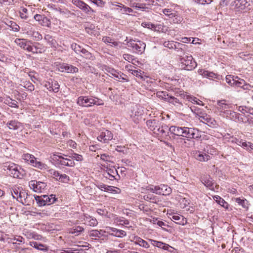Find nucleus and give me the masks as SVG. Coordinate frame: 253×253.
Masks as SVG:
<instances>
[{
    "instance_id": "obj_57",
    "label": "nucleus",
    "mask_w": 253,
    "mask_h": 253,
    "mask_svg": "<svg viewBox=\"0 0 253 253\" xmlns=\"http://www.w3.org/2000/svg\"><path fill=\"white\" fill-rule=\"evenodd\" d=\"M52 85L51 86V91L57 92L59 89V85L58 84V83L56 81H52Z\"/></svg>"
},
{
    "instance_id": "obj_62",
    "label": "nucleus",
    "mask_w": 253,
    "mask_h": 253,
    "mask_svg": "<svg viewBox=\"0 0 253 253\" xmlns=\"http://www.w3.org/2000/svg\"><path fill=\"white\" fill-rule=\"evenodd\" d=\"M244 83L238 86V87H241L244 90H250L253 87L252 85L249 84H246L245 81L243 80Z\"/></svg>"
},
{
    "instance_id": "obj_26",
    "label": "nucleus",
    "mask_w": 253,
    "mask_h": 253,
    "mask_svg": "<svg viewBox=\"0 0 253 253\" xmlns=\"http://www.w3.org/2000/svg\"><path fill=\"white\" fill-rule=\"evenodd\" d=\"M43 199H45V205H50L55 203L57 199L55 195L51 194L49 196L44 195H43Z\"/></svg>"
},
{
    "instance_id": "obj_55",
    "label": "nucleus",
    "mask_w": 253,
    "mask_h": 253,
    "mask_svg": "<svg viewBox=\"0 0 253 253\" xmlns=\"http://www.w3.org/2000/svg\"><path fill=\"white\" fill-rule=\"evenodd\" d=\"M168 102L172 103L174 105H176V104H180L179 100L177 98L170 95L169 96Z\"/></svg>"
},
{
    "instance_id": "obj_12",
    "label": "nucleus",
    "mask_w": 253,
    "mask_h": 253,
    "mask_svg": "<svg viewBox=\"0 0 253 253\" xmlns=\"http://www.w3.org/2000/svg\"><path fill=\"white\" fill-rule=\"evenodd\" d=\"M169 218L176 224L184 225L186 223V218L180 214L177 213H169Z\"/></svg>"
},
{
    "instance_id": "obj_27",
    "label": "nucleus",
    "mask_w": 253,
    "mask_h": 253,
    "mask_svg": "<svg viewBox=\"0 0 253 253\" xmlns=\"http://www.w3.org/2000/svg\"><path fill=\"white\" fill-rule=\"evenodd\" d=\"M200 74L203 77H207L209 79L213 80L218 78V75L213 72H209L208 71H200Z\"/></svg>"
},
{
    "instance_id": "obj_61",
    "label": "nucleus",
    "mask_w": 253,
    "mask_h": 253,
    "mask_svg": "<svg viewBox=\"0 0 253 253\" xmlns=\"http://www.w3.org/2000/svg\"><path fill=\"white\" fill-rule=\"evenodd\" d=\"M229 142L232 143H236L237 145L240 146L241 142L242 141V140H240L239 139H237L236 137H234L233 136L229 138Z\"/></svg>"
},
{
    "instance_id": "obj_35",
    "label": "nucleus",
    "mask_w": 253,
    "mask_h": 253,
    "mask_svg": "<svg viewBox=\"0 0 253 253\" xmlns=\"http://www.w3.org/2000/svg\"><path fill=\"white\" fill-rule=\"evenodd\" d=\"M22 158L27 162H29L31 165L34 163L36 158L33 155L30 154H24L22 156Z\"/></svg>"
},
{
    "instance_id": "obj_64",
    "label": "nucleus",
    "mask_w": 253,
    "mask_h": 253,
    "mask_svg": "<svg viewBox=\"0 0 253 253\" xmlns=\"http://www.w3.org/2000/svg\"><path fill=\"white\" fill-rule=\"evenodd\" d=\"M92 3L96 4L98 6H103L105 4V2L102 0H90Z\"/></svg>"
},
{
    "instance_id": "obj_59",
    "label": "nucleus",
    "mask_w": 253,
    "mask_h": 253,
    "mask_svg": "<svg viewBox=\"0 0 253 253\" xmlns=\"http://www.w3.org/2000/svg\"><path fill=\"white\" fill-rule=\"evenodd\" d=\"M103 232L102 231H99L96 230H94L91 231L90 233V236H94L95 237H100L99 235L103 236V235L101 233ZM107 235H104V236H106Z\"/></svg>"
},
{
    "instance_id": "obj_54",
    "label": "nucleus",
    "mask_w": 253,
    "mask_h": 253,
    "mask_svg": "<svg viewBox=\"0 0 253 253\" xmlns=\"http://www.w3.org/2000/svg\"><path fill=\"white\" fill-rule=\"evenodd\" d=\"M102 41L105 43H112L114 46L118 45V43L116 42L113 41L110 37H104L102 39Z\"/></svg>"
},
{
    "instance_id": "obj_50",
    "label": "nucleus",
    "mask_w": 253,
    "mask_h": 253,
    "mask_svg": "<svg viewBox=\"0 0 253 253\" xmlns=\"http://www.w3.org/2000/svg\"><path fill=\"white\" fill-rule=\"evenodd\" d=\"M31 35L33 38H34L35 40L37 41H41L42 39V35L37 31L32 32Z\"/></svg>"
},
{
    "instance_id": "obj_34",
    "label": "nucleus",
    "mask_w": 253,
    "mask_h": 253,
    "mask_svg": "<svg viewBox=\"0 0 253 253\" xmlns=\"http://www.w3.org/2000/svg\"><path fill=\"white\" fill-rule=\"evenodd\" d=\"M242 123L244 124L248 123L253 126V115L250 114L247 115H244Z\"/></svg>"
},
{
    "instance_id": "obj_42",
    "label": "nucleus",
    "mask_w": 253,
    "mask_h": 253,
    "mask_svg": "<svg viewBox=\"0 0 253 253\" xmlns=\"http://www.w3.org/2000/svg\"><path fill=\"white\" fill-rule=\"evenodd\" d=\"M240 146L247 149V150H253V144L251 142L243 141L242 140Z\"/></svg>"
},
{
    "instance_id": "obj_22",
    "label": "nucleus",
    "mask_w": 253,
    "mask_h": 253,
    "mask_svg": "<svg viewBox=\"0 0 253 253\" xmlns=\"http://www.w3.org/2000/svg\"><path fill=\"white\" fill-rule=\"evenodd\" d=\"M116 174H118L117 171L116 169L113 168L107 169L106 172L104 173V175L106 178H108L111 180H113L116 179L115 176Z\"/></svg>"
},
{
    "instance_id": "obj_8",
    "label": "nucleus",
    "mask_w": 253,
    "mask_h": 253,
    "mask_svg": "<svg viewBox=\"0 0 253 253\" xmlns=\"http://www.w3.org/2000/svg\"><path fill=\"white\" fill-rule=\"evenodd\" d=\"M92 102L93 97H89L86 96H81L79 97L77 101V104L84 107L92 106Z\"/></svg>"
},
{
    "instance_id": "obj_2",
    "label": "nucleus",
    "mask_w": 253,
    "mask_h": 253,
    "mask_svg": "<svg viewBox=\"0 0 253 253\" xmlns=\"http://www.w3.org/2000/svg\"><path fill=\"white\" fill-rule=\"evenodd\" d=\"M128 46L131 48L133 52L141 54L145 51L146 44L139 40H130L128 42Z\"/></svg>"
},
{
    "instance_id": "obj_33",
    "label": "nucleus",
    "mask_w": 253,
    "mask_h": 253,
    "mask_svg": "<svg viewBox=\"0 0 253 253\" xmlns=\"http://www.w3.org/2000/svg\"><path fill=\"white\" fill-rule=\"evenodd\" d=\"M85 223L90 226H94L97 224V221L95 218H93L89 215H84Z\"/></svg>"
},
{
    "instance_id": "obj_47",
    "label": "nucleus",
    "mask_w": 253,
    "mask_h": 253,
    "mask_svg": "<svg viewBox=\"0 0 253 253\" xmlns=\"http://www.w3.org/2000/svg\"><path fill=\"white\" fill-rule=\"evenodd\" d=\"M102 70L104 72H107L111 74L112 76L114 75L115 73L117 71L114 69L111 68L110 67L107 66L106 65H103L102 66Z\"/></svg>"
},
{
    "instance_id": "obj_63",
    "label": "nucleus",
    "mask_w": 253,
    "mask_h": 253,
    "mask_svg": "<svg viewBox=\"0 0 253 253\" xmlns=\"http://www.w3.org/2000/svg\"><path fill=\"white\" fill-rule=\"evenodd\" d=\"M157 186H154V185H148V186H146V189L147 191H150L152 193L156 194V192H157V190H156Z\"/></svg>"
},
{
    "instance_id": "obj_21",
    "label": "nucleus",
    "mask_w": 253,
    "mask_h": 253,
    "mask_svg": "<svg viewBox=\"0 0 253 253\" xmlns=\"http://www.w3.org/2000/svg\"><path fill=\"white\" fill-rule=\"evenodd\" d=\"M182 127L176 126H172L169 128L168 127V131L169 133L170 132L171 134L174 135L181 136L182 134Z\"/></svg>"
},
{
    "instance_id": "obj_13",
    "label": "nucleus",
    "mask_w": 253,
    "mask_h": 253,
    "mask_svg": "<svg viewBox=\"0 0 253 253\" xmlns=\"http://www.w3.org/2000/svg\"><path fill=\"white\" fill-rule=\"evenodd\" d=\"M201 181L206 187L211 190H214V183L209 175L202 176Z\"/></svg>"
},
{
    "instance_id": "obj_4",
    "label": "nucleus",
    "mask_w": 253,
    "mask_h": 253,
    "mask_svg": "<svg viewBox=\"0 0 253 253\" xmlns=\"http://www.w3.org/2000/svg\"><path fill=\"white\" fill-rule=\"evenodd\" d=\"M198 132V129L194 127H182L181 136L186 137L188 139H197L199 138Z\"/></svg>"
},
{
    "instance_id": "obj_7",
    "label": "nucleus",
    "mask_w": 253,
    "mask_h": 253,
    "mask_svg": "<svg viewBox=\"0 0 253 253\" xmlns=\"http://www.w3.org/2000/svg\"><path fill=\"white\" fill-rule=\"evenodd\" d=\"M29 187L35 192H42L46 186L44 182L37 181L36 180H31L29 182Z\"/></svg>"
},
{
    "instance_id": "obj_37",
    "label": "nucleus",
    "mask_w": 253,
    "mask_h": 253,
    "mask_svg": "<svg viewBox=\"0 0 253 253\" xmlns=\"http://www.w3.org/2000/svg\"><path fill=\"white\" fill-rule=\"evenodd\" d=\"M32 166L41 169H45L47 167L46 164H43L41 162L37 161L36 159L35 160L34 163L33 164Z\"/></svg>"
},
{
    "instance_id": "obj_14",
    "label": "nucleus",
    "mask_w": 253,
    "mask_h": 253,
    "mask_svg": "<svg viewBox=\"0 0 253 253\" xmlns=\"http://www.w3.org/2000/svg\"><path fill=\"white\" fill-rule=\"evenodd\" d=\"M225 115L230 119L239 122H242L244 115H242L235 112L229 110L225 112Z\"/></svg>"
},
{
    "instance_id": "obj_1",
    "label": "nucleus",
    "mask_w": 253,
    "mask_h": 253,
    "mask_svg": "<svg viewBox=\"0 0 253 253\" xmlns=\"http://www.w3.org/2000/svg\"><path fill=\"white\" fill-rule=\"evenodd\" d=\"M70 155L62 154L58 155L53 154L51 156V159L57 162V164L63 166L69 167H74L75 166V163L72 158H69Z\"/></svg>"
},
{
    "instance_id": "obj_25",
    "label": "nucleus",
    "mask_w": 253,
    "mask_h": 253,
    "mask_svg": "<svg viewBox=\"0 0 253 253\" xmlns=\"http://www.w3.org/2000/svg\"><path fill=\"white\" fill-rule=\"evenodd\" d=\"M24 174V171L23 169H21L20 168H18L15 169L14 171L12 173H11V176L13 177L14 178H22Z\"/></svg>"
},
{
    "instance_id": "obj_9",
    "label": "nucleus",
    "mask_w": 253,
    "mask_h": 253,
    "mask_svg": "<svg viewBox=\"0 0 253 253\" xmlns=\"http://www.w3.org/2000/svg\"><path fill=\"white\" fill-rule=\"evenodd\" d=\"M113 138V133L109 130L105 129L100 132V134L97 136V139L103 143H108L109 141Z\"/></svg>"
},
{
    "instance_id": "obj_23",
    "label": "nucleus",
    "mask_w": 253,
    "mask_h": 253,
    "mask_svg": "<svg viewBox=\"0 0 253 253\" xmlns=\"http://www.w3.org/2000/svg\"><path fill=\"white\" fill-rule=\"evenodd\" d=\"M44 39L48 42V43L51 46L52 48H56L57 45V43L56 41L49 34L45 35Z\"/></svg>"
},
{
    "instance_id": "obj_60",
    "label": "nucleus",
    "mask_w": 253,
    "mask_h": 253,
    "mask_svg": "<svg viewBox=\"0 0 253 253\" xmlns=\"http://www.w3.org/2000/svg\"><path fill=\"white\" fill-rule=\"evenodd\" d=\"M58 180L62 182H66L69 180V176H68L66 174H60V175Z\"/></svg>"
},
{
    "instance_id": "obj_48",
    "label": "nucleus",
    "mask_w": 253,
    "mask_h": 253,
    "mask_svg": "<svg viewBox=\"0 0 253 253\" xmlns=\"http://www.w3.org/2000/svg\"><path fill=\"white\" fill-rule=\"evenodd\" d=\"M141 25L145 28H147L155 31L157 30L156 28L157 27V26L150 22H143L142 23Z\"/></svg>"
},
{
    "instance_id": "obj_32",
    "label": "nucleus",
    "mask_w": 253,
    "mask_h": 253,
    "mask_svg": "<svg viewBox=\"0 0 253 253\" xmlns=\"http://www.w3.org/2000/svg\"><path fill=\"white\" fill-rule=\"evenodd\" d=\"M213 199L221 206L226 209L228 208V204L222 198L219 196H214L213 197Z\"/></svg>"
},
{
    "instance_id": "obj_52",
    "label": "nucleus",
    "mask_w": 253,
    "mask_h": 253,
    "mask_svg": "<svg viewBox=\"0 0 253 253\" xmlns=\"http://www.w3.org/2000/svg\"><path fill=\"white\" fill-rule=\"evenodd\" d=\"M71 2L80 9L84 2L82 0H71Z\"/></svg>"
},
{
    "instance_id": "obj_5",
    "label": "nucleus",
    "mask_w": 253,
    "mask_h": 253,
    "mask_svg": "<svg viewBox=\"0 0 253 253\" xmlns=\"http://www.w3.org/2000/svg\"><path fill=\"white\" fill-rule=\"evenodd\" d=\"M14 42L21 48L29 52L33 50L32 47L33 42L30 40L17 38L15 40Z\"/></svg>"
},
{
    "instance_id": "obj_44",
    "label": "nucleus",
    "mask_w": 253,
    "mask_h": 253,
    "mask_svg": "<svg viewBox=\"0 0 253 253\" xmlns=\"http://www.w3.org/2000/svg\"><path fill=\"white\" fill-rule=\"evenodd\" d=\"M128 71L136 77L138 78H140L141 79H143V77L142 76V71L141 70L138 71L135 70H133L132 69H128Z\"/></svg>"
},
{
    "instance_id": "obj_51",
    "label": "nucleus",
    "mask_w": 253,
    "mask_h": 253,
    "mask_svg": "<svg viewBox=\"0 0 253 253\" xmlns=\"http://www.w3.org/2000/svg\"><path fill=\"white\" fill-rule=\"evenodd\" d=\"M69 158H72V160H75L77 161H82L83 160V156L81 155L73 153L69 156Z\"/></svg>"
},
{
    "instance_id": "obj_20",
    "label": "nucleus",
    "mask_w": 253,
    "mask_h": 253,
    "mask_svg": "<svg viewBox=\"0 0 253 253\" xmlns=\"http://www.w3.org/2000/svg\"><path fill=\"white\" fill-rule=\"evenodd\" d=\"M234 3L236 8L239 10L244 9L249 5L248 0H235Z\"/></svg>"
},
{
    "instance_id": "obj_29",
    "label": "nucleus",
    "mask_w": 253,
    "mask_h": 253,
    "mask_svg": "<svg viewBox=\"0 0 253 253\" xmlns=\"http://www.w3.org/2000/svg\"><path fill=\"white\" fill-rule=\"evenodd\" d=\"M42 45L39 42L34 43L32 45L33 50L31 51V52L33 53H41L43 52V48L42 47Z\"/></svg>"
},
{
    "instance_id": "obj_39",
    "label": "nucleus",
    "mask_w": 253,
    "mask_h": 253,
    "mask_svg": "<svg viewBox=\"0 0 253 253\" xmlns=\"http://www.w3.org/2000/svg\"><path fill=\"white\" fill-rule=\"evenodd\" d=\"M157 96L161 99L168 101L169 95L166 91H158L157 92Z\"/></svg>"
},
{
    "instance_id": "obj_31",
    "label": "nucleus",
    "mask_w": 253,
    "mask_h": 253,
    "mask_svg": "<svg viewBox=\"0 0 253 253\" xmlns=\"http://www.w3.org/2000/svg\"><path fill=\"white\" fill-rule=\"evenodd\" d=\"M17 168H18V166L14 163H7L4 166V169L5 170H8L10 175L11 173H12Z\"/></svg>"
},
{
    "instance_id": "obj_36",
    "label": "nucleus",
    "mask_w": 253,
    "mask_h": 253,
    "mask_svg": "<svg viewBox=\"0 0 253 253\" xmlns=\"http://www.w3.org/2000/svg\"><path fill=\"white\" fill-rule=\"evenodd\" d=\"M204 151L205 152L208 153L207 155H213L216 153V149L211 145H206L204 148Z\"/></svg>"
},
{
    "instance_id": "obj_40",
    "label": "nucleus",
    "mask_w": 253,
    "mask_h": 253,
    "mask_svg": "<svg viewBox=\"0 0 253 253\" xmlns=\"http://www.w3.org/2000/svg\"><path fill=\"white\" fill-rule=\"evenodd\" d=\"M77 246L78 247H79L80 248H78V249H76L74 248H71V251H73L74 253H86L85 252V250H86L87 249H86L85 250H84L82 248H81V247H87V246L84 245H81V244L77 245Z\"/></svg>"
},
{
    "instance_id": "obj_16",
    "label": "nucleus",
    "mask_w": 253,
    "mask_h": 253,
    "mask_svg": "<svg viewBox=\"0 0 253 253\" xmlns=\"http://www.w3.org/2000/svg\"><path fill=\"white\" fill-rule=\"evenodd\" d=\"M59 70L61 72H66L68 73H77L78 68L71 65L63 63L59 67Z\"/></svg>"
},
{
    "instance_id": "obj_46",
    "label": "nucleus",
    "mask_w": 253,
    "mask_h": 253,
    "mask_svg": "<svg viewBox=\"0 0 253 253\" xmlns=\"http://www.w3.org/2000/svg\"><path fill=\"white\" fill-rule=\"evenodd\" d=\"M42 26L49 27L51 24L50 20L46 16H44L39 23Z\"/></svg>"
},
{
    "instance_id": "obj_41",
    "label": "nucleus",
    "mask_w": 253,
    "mask_h": 253,
    "mask_svg": "<svg viewBox=\"0 0 253 253\" xmlns=\"http://www.w3.org/2000/svg\"><path fill=\"white\" fill-rule=\"evenodd\" d=\"M35 199L39 206L42 207L45 206V199H43V195L41 196H36L35 197Z\"/></svg>"
},
{
    "instance_id": "obj_45",
    "label": "nucleus",
    "mask_w": 253,
    "mask_h": 253,
    "mask_svg": "<svg viewBox=\"0 0 253 253\" xmlns=\"http://www.w3.org/2000/svg\"><path fill=\"white\" fill-rule=\"evenodd\" d=\"M187 99L188 100V101L191 102L194 104L203 105L202 102L198 98H197L196 97L191 96H187Z\"/></svg>"
},
{
    "instance_id": "obj_10",
    "label": "nucleus",
    "mask_w": 253,
    "mask_h": 253,
    "mask_svg": "<svg viewBox=\"0 0 253 253\" xmlns=\"http://www.w3.org/2000/svg\"><path fill=\"white\" fill-rule=\"evenodd\" d=\"M226 81L230 85L238 87L244 83L243 79L237 76L229 75L226 77Z\"/></svg>"
},
{
    "instance_id": "obj_53",
    "label": "nucleus",
    "mask_w": 253,
    "mask_h": 253,
    "mask_svg": "<svg viewBox=\"0 0 253 253\" xmlns=\"http://www.w3.org/2000/svg\"><path fill=\"white\" fill-rule=\"evenodd\" d=\"M71 48L77 53L81 52L82 47L77 43H73L71 44Z\"/></svg>"
},
{
    "instance_id": "obj_17",
    "label": "nucleus",
    "mask_w": 253,
    "mask_h": 253,
    "mask_svg": "<svg viewBox=\"0 0 253 253\" xmlns=\"http://www.w3.org/2000/svg\"><path fill=\"white\" fill-rule=\"evenodd\" d=\"M168 127V126L163 123L160 128L157 129V131L155 133V134L160 137L168 136L169 135Z\"/></svg>"
},
{
    "instance_id": "obj_19",
    "label": "nucleus",
    "mask_w": 253,
    "mask_h": 253,
    "mask_svg": "<svg viewBox=\"0 0 253 253\" xmlns=\"http://www.w3.org/2000/svg\"><path fill=\"white\" fill-rule=\"evenodd\" d=\"M194 156L196 159L201 162H207L211 158L210 155L199 151H196L194 153Z\"/></svg>"
},
{
    "instance_id": "obj_3",
    "label": "nucleus",
    "mask_w": 253,
    "mask_h": 253,
    "mask_svg": "<svg viewBox=\"0 0 253 253\" xmlns=\"http://www.w3.org/2000/svg\"><path fill=\"white\" fill-rule=\"evenodd\" d=\"M197 66L196 62L192 56H186L181 59V68L187 71H191Z\"/></svg>"
},
{
    "instance_id": "obj_56",
    "label": "nucleus",
    "mask_w": 253,
    "mask_h": 253,
    "mask_svg": "<svg viewBox=\"0 0 253 253\" xmlns=\"http://www.w3.org/2000/svg\"><path fill=\"white\" fill-rule=\"evenodd\" d=\"M7 104L9 106L16 108H18V102L16 100L10 99L9 100H7Z\"/></svg>"
},
{
    "instance_id": "obj_24",
    "label": "nucleus",
    "mask_w": 253,
    "mask_h": 253,
    "mask_svg": "<svg viewBox=\"0 0 253 253\" xmlns=\"http://www.w3.org/2000/svg\"><path fill=\"white\" fill-rule=\"evenodd\" d=\"M218 106V109L220 112H223L225 114V112L228 111L227 109L230 108V105L225 103V100L218 101L217 102Z\"/></svg>"
},
{
    "instance_id": "obj_43",
    "label": "nucleus",
    "mask_w": 253,
    "mask_h": 253,
    "mask_svg": "<svg viewBox=\"0 0 253 253\" xmlns=\"http://www.w3.org/2000/svg\"><path fill=\"white\" fill-rule=\"evenodd\" d=\"M84 231V228L81 226H78L71 229L70 233L74 234L75 236H78L79 233Z\"/></svg>"
},
{
    "instance_id": "obj_15",
    "label": "nucleus",
    "mask_w": 253,
    "mask_h": 253,
    "mask_svg": "<svg viewBox=\"0 0 253 253\" xmlns=\"http://www.w3.org/2000/svg\"><path fill=\"white\" fill-rule=\"evenodd\" d=\"M12 196L14 199H16L18 201L24 204L26 203L25 198V195L27 194L24 192H19L17 189H14L13 192H11Z\"/></svg>"
},
{
    "instance_id": "obj_28",
    "label": "nucleus",
    "mask_w": 253,
    "mask_h": 253,
    "mask_svg": "<svg viewBox=\"0 0 253 253\" xmlns=\"http://www.w3.org/2000/svg\"><path fill=\"white\" fill-rule=\"evenodd\" d=\"M21 126V123L16 120H11L7 123V126L10 129L17 130Z\"/></svg>"
},
{
    "instance_id": "obj_49",
    "label": "nucleus",
    "mask_w": 253,
    "mask_h": 253,
    "mask_svg": "<svg viewBox=\"0 0 253 253\" xmlns=\"http://www.w3.org/2000/svg\"><path fill=\"white\" fill-rule=\"evenodd\" d=\"M158 226L165 231H169L171 230L170 227L166 222L162 220L159 222Z\"/></svg>"
},
{
    "instance_id": "obj_18",
    "label": "nucleus",
    "mask_w": 253,
    "mask_h": 253,
    "mask_svg": "<svg viewBox=\"0 0 253 253\" xmlns=\"http://www.w3.org/2000/svg\"><path fill=\"white\" fill-rule=\"evenodd\" d=\"M107 232L112 236H115L116 237H122V236H126V233L124 230H118L116 228L108 227L106 228Z\"/></svg>"
},
{
    "instance_id": "obj_6",
    "label": "nucleus",
    "mask_w": 253,
    "mask_h": 253,
    "mask_svg": "<svg viewBox=\"0 0 253 253\" xmlns=\"http://www.w3.org/2000/svg\"><path fill=\"white\" fill-rule=\"evenodd\" d=\"M163 122L158 119H150L146 122V125L150 130L154 134L159 129Z\"/></svg>"
},
{
    "instance_id": "obj_58",
    "label": "nucleus",
    "mask_w": 253,
    "mask_h": 253,
    "mask_svg": "<svg viewBox=\"0 0 253 253\" xmlns=\"http://www.w3.org/2000/svg\"><path fill=\"white\" fill-rule=\"evenodd\" d=\"M182 20V17L178 14H176L175 16L174 17L173 19L172 20V22L175 24H179L180 23Z\"/></svg>"
},
{
    "instance_id": "obj_30",
    "label": "nucleus",
    "mask_w": 253,
    "mask_h": 253,
    "mask_svg": "<svg viewBox=\"0 0 253 253\" xmlns=\"http://www.w3.org/2000/svg\"><path fill=\"white\" fill-rule=\"evenodd\" d=\"M80 9L87 15H90L91 14L95 12V10L85 2H84Z\"/></svg>"
},
{
    "instance_id": "obj_11",
    "label": "nucleus",
    "mask_w": 253,
    "mask_h": 253,
    "mask_svg": "<svg viewBox=\"0 0 253 253\" xmlns=\"http://www.w3.org/2000/svg\"><path fill=\"white\" fill-rule=\"evenodd\" d=\"M156 194L168 196L171 194L172 192L171 188L167 185L161 184L158 185L156 188Z\"/></svg>"
},
{
    "instance_id": "obj_38",
    "label": "nucleus",
    "mask_w": 253,
    "mask_h": 253,
    "mask_svg": "<svg viewBox=\"0 0 253 253\" xmlns=\"http://www.w3.org/2000/svg\"><path fill=\"white\" fill-rule=\"evenodd\" d=\"M113 76L118 79V81L120 82H128V80L126 79L124 76H126V75L123 73H119L117 71L116 72L114 75Z\"/></svg>"
}]
</instances>
